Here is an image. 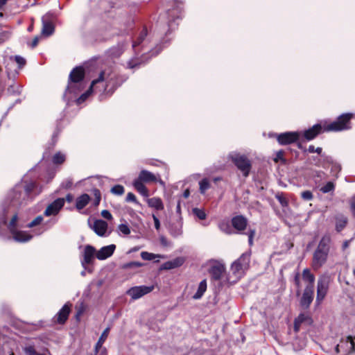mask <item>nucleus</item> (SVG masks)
<instances>
[{"mask_svg": "<svg viewBox=\"0 0 355 355\" xmlns=\"http://www.w3.org/2000/svg\"><path fill=\"white\" fill-rule=\"evenodd\" d=\"M331 238L329 234L324 235L313 252L312 267L314 270L321 268L327 261L330 251Z\"/></svg>", "mask_w": 355, "mask_h": 355, "instance_id": "f257e3e1", "label": "nucleus"}, {"mask_svg": "<svg viewBox=\"0 0 355 355\" xmlns=\"http://www.w3.org/2000/svg\"><path fill=\"white\" fill-rule=\"evenodd\" d=\"M355 119V114L352 112L343 113L336 119L328 124H324L326 132H341L352 128V119Z\"/></svg>", "mask_w": 355, "mask_h": 355, "instance_id": "f03ea898", "label": "nucleus"}, {"mask_svg": "<svg viewBox=\"0 0 355 355\" xmlns=\"http://www.w3.org/2000/svg\"><path fill=\"white\" fill-rule=\"evenodd\" d=\"M23 184H17L9 192L7 200L9 201V206L18 207L26 204L28 200L26 196H24Z\"/></svg>", "mask_w": 355, "mask_h": 355, "instance_id": "7ed1b4c3", "label": "nucleus"}, {"mask_svg": "<svg viewBox=\"0 0 355 355\" xmlns=\"http://www.w3.org/2000/svg\"><path fill=\"white\" fill-rule=\"evenodd\" d=\"M127 79V77L115 73H110L105 76L104 72V80H105V91L110 94L121 86Z\"/></svg>", "mask_w": 355, "mask_h": 355, "instance_id": "20e7f679", "label": "nucleus"}, {"mask_svg": "<svg viewBox=\"0 0 355 355\" xmlns=\"http://www.w3.org/2000/svg\"><path fill=\"white\" fill-rule=\"evenodd\" d=\"M230 158L238 169L242 172L244 177L249 175L252 168V163L246 155L234 153L230 155Z\"/></svg>", "mask_w": 355, "mask_h": 355, "instance_id": "39448f33", "label": "nucleus"}, {"mask_svg": "<svg viewBox=\"0 0 355 355\" xmlns=\"http://www.w3.org/2000/svg\"><path fill=\"white\" fill-rule=\"evenodd\" d=\"M85 78V70L81 66L76 67L69 73L68 85L66 88L64 96L69 92H76L73 84L79 83L83 80Z\"/></svg>", "mask_w": 355, "mask_h": 355, "instance_id": "423d86ee", "label": "nucleus"}, {"mask_svg": "<svg viewBox=\"0 0 355 355\" xmlns=\"http://www.w3.org/2000/svg\"><path fill=\"white\" fill-rule=\"evenodd\" d=\"M250 262V253H243L240 257L231 265V270L234 275L243 273L249 267Z\"/></svg>", "mask_w": 355, "mask_h": 355, "instance_id": "0eeeda50", "label": "nucleus"}, {"mask_svg": "<svg viewBox=\"0 0 355 355\" xmlns=\"http://www.w3.org/2000/svg\"><path fill=\"white\" fill-rule=\"evenodd\" d=\"M329 279L328 277H320L317 284V295L315 302L320 304L326 297L329 289Z\"/></svg>", "mask_w": 355, "mask_h": 355, "instance_id": "6e6552de", "label": "nucleus"}, {"mask_svg": "<svg viewBox=\"0 0 355 355\" xmlns=\"http://www.w3.org/2000/svg\"><path fill=\"white\" fill-rule=\"evenodd\" d=\"M154 289V286H138L131 287L127 291V294L131 297L132 300H137L144 295L150 293Z\"/></svg>", "mask_w": 355, "mask_h": 355, "instance_id": "1a4fd4ad", "label": "nucleus"}, {"mask_svg": "<svg viewBox=\"0 0 355 355\" xmlns=\"http://www.w3.org/2000/svg\"><path fill=\"white\" fill-rule=\"evenodd\" d=\"M21 184H23L22 191L24 193V196H26L28 200L33 199V197L38 195L42 191L41 187H38V185L35 182L24 181Z\"/></svg>", "mask_w": 355, "mask_h": 355, "instance_id": "9d476101", "label": "nucleus"}, {"mask_svg": "<svg viewBox=\"0 0 355 355\" xmlns=\"http://www.w3.org/2000/svg\"><path fill=\"white\" fill-rule=\"evenodd\" d=\"M298 132H286L277 136V141L282 146H286L297 142L300 139Z\"/></svg>", "mask_w": 355, "mask_h": 355, "instance_id": "9b49d317", "label": "nucleus"}, {"mask_svg": "<svg viewBox=\"0 0 355 355\" xmlns=\"http://www.w3.org/2000/svg\"><path fill=\"white\" fill-rule=\"evenodd\" d=\"M42 34L44 36L49 37L55 31V26L53 25V15L46 14L42 18Z\"/></svg>", "mask_w": 355, "mask_h": 355, "instance_id": "f8f14e48", "label": "nucleus"}, {"mask_svg": "<svg viewBox=\"0 0 355 355\" xmlns=\"http://www.w3.org/2000/svg\"><path fill=\"white\" fill-rule=\"evenodd\" d=\"M71 304L66 303L53 317V322L59 324H64L68 320L69 313L71 312Z\"/></svg>", "mask_w": 355, "mask_h": 355, "instance_id": "ddd939ff", "label": "nucleus"}, {"mask_svg": "<svg viewBox=\"0 0 355 355\" xmlns=\"http://www.w3.org/2000/svg\"><path fill=\"white\" fill-rule=\"evenodd\" d=\"M96 252L95 248L92 245H87L85 246L83 254V258L81 260V265L84 268L93 263Z\"/></svg>", "mask_w": 355, "mask_h": 355, "instance_id": "4468645a", "label": "nucleus"}, {"mask_svg": "<svg viewBox=\"0 0 355 355\" xmlns=\"http://www.w3.org/2000/svg\"><path fill=\"white\" fill-rule=\"evenodd\" d=\"M314 297V288L305 287L300 300V304L304 309L310 307Z\"/></svg>", "mask_w": 355, "mask_h": 355, "instance_id": "2eb2a0df", "label": "nucleus"}, {"mask_svg": "<svg viewBox=\"0 0 355 355\" xmlns=\"http://www.w3.org/2000/svg\"><path fill=\"white\" fill-rule=\"evenodd\" d=\"M64 205V198H57L51 202L45 209L44 214L46 216L57 215Z\"/></svg>", "mask_w": 355, "mask_h": 355, "instance_id": "dca6fc26", "label": "nucleus"}, {"mask_svg": "<svg viewBox=\"0 0 355 355\" xmlns=\"http://www.w3.org/2000/svg\"><path fill=\"white\" fill-rule=\"evenodd\" d=\"M324 132H326L324 130V125H322L320 123H316L311 128L304 130L303 136L307 141H311Z\"/></svg>", "mask_w": 355, "mask_h": 355, "instance_id": "f3484780", "label": "nucleus"}, {"mask_svg": "<svg viewBox=\"0 0 355 355\" xmlns=\"http://www.w3.org/2000/svg\"><path fill=\"white\" fill-rule=\"evenodd\" d=\"M341 351L345 355H348L355 352V343L352 336H348L345 338H342L340 341Z\"/></svg>", "mask_w": 355, "mask_h": 355, "instance_id": "a211bd4d", "label": "nucleus"}, {"mask_svg": "<svg viewBox=\"0 0 355 355\" xmlns=\"http://www.w3.org/2000/svg\"><path fill=\"white\" fill-rule=\"evenodd\" d=\"M225 272V265L220 262H216L209 270V272L211 275V278L214 280H220Z\"/></svg>", "mask_w": 355, "mask_h": 355, "instance_id": "6ab92c4d", "label": "nucleus"}, {"mask_svg": "<svg viewBox=\"0 0 355 355\" xmlns=\"http://www.w3.org/2000/svg\"><path fill=\"white\" fill-rule=\"evenodd\" d=\"M115 249L114 244L104 246L97 251L96 257L98 260H105L113 254Z\"/></svg>", "mask_w": 355, "mask_h": 355, "instance_id": "aec40b11", "label": "nucleus"}, {"mask_svg": "<svg viewBox=\"0 0 355 355\" xmlns=\"http://www.w3.org/2000/svg\"><path fill=\"white\" fill-rule=\"evenodd\" d=\"M104 81V71H101L98 76V78L97 79H95L92 80L91 85L87 91H86L85 93H83L78 99H77V103L80 104L83 103L90 95V94L92 92L93 87L101 82Z\"/></svg>", "mask_w": 355, "mask_h": 355, "instance_id": "412c9836", "label": "nucleus"}, {"mask_svg": "<svg viewBox=\"0 0 355 355\" xmlns=\"http://www.w3.org/2000/svg\"><path fill=\"white\" fill-rule=\"evenodd\" d=\"M232 225L239 232L245 230L248 225V220L242 215H238L233 217L231 220Z\"/></svg>", "mask_w": 355, "mask_h": 355, "instance_id": "4be33fe9", "label": "nucleus"}, {"mask_svg": "<svg viewBox=\"0 0 355 355\" xmlns=\"http://www.w3.org/2000/svg\"><path fill=\"white\" fill-rule=\"evenodd\" d=\"M185 259L182 257L164 262L160 267V270H171L180 267L184 264Z\"/></svg>", "mask_w": 355, "mask_h": 355, "instance_id": "5701e85b", "label": "nucleus"}, {"mask_svg": "<svg viewBox=\"0 0 355 355\" xmlns=\"http://www.w3.org/2000/svg\"><path fill=\"white\" fill-rule=\"evenodd\" d=\"M108 227V225L107 222L103 220H96L92 227V230L94 232L99 236H105Z\"/></svg>", "mask_w": 355, "mask_h": 355, "instance_id": "b1692460", "label": "nucleus"}, {"mask_svg": "<svg viewBox=\"0 0 355 355\" xmlns=\"http://www.w3.org/2000/svg\"><path fill=\"white\" fill-rule=\"evenodd\" d=\"M302 279L306 283V286L305 287L315 288V275L311 272L309 268H305L302 271Z\"/></svg>", "mask_w": 355, "mask_h": 355, "instance_id": "393cba45", "label": "nucleus"}, {"mask_svg": "<svg viewBox=\"0 0 355 355\" xmlns=\"http://www.w3.org/2000/svg\"><path fill=\"white\" fill-rule=\"evenodd\" d=\"M140 181L143 182H153L157 180L155 175L147 171V170H141L137 178Z\"/></svg>", "mask_w": 355, "mask_h": 355, "instance_id": "a878e982", "label": "nucleus"}, {"mask_svg": "<svg viewBox=\"0 0 355 355\" xmlns=\"http://www.w3.org/2000/svg\"><path fill=\"white\" fill-rule=\"evenodd\" d=\"M11 233L13 235L14 239L18 242H27L33 238L32 235L24 231L15 230Z\"/></svg>", "mask_w": 355, "mask_h": 355, "instance_id": "bb28decb", "label": "nucleus"}, {"mask_svg": "<svg viewBox=\"0 0 355 355\" xmlns=\"http://www.w3.org/2000/svg\"><path fill=\"white\" fill-rule=\"evenodd\" d=\"M90 197L87 193H83L76 198V208L78 210H81L89 203Z\"/></svg>", "mask_w": 355, "mask_h": 355, "instance_id": "cd10ccee", "label": "nucleus"}, {"mask_svg": "<svg viewBox=\"0 0 355 355\" xmlns=\"http://www.w3.org/2000/svg\"><path fill=\"white\" fill-rule=\"evenodd\" d=\"M144 183L137 178L133 181V186L139 193L146 197L148 196V190Z\"/></svg>", "mask_w": 355, "mask_h": 355, "instance_id": "c85d7f7f", "label": "nucleus"}, {"mask_svg": "<svg viewBox=\"0 0 355 355\" xmlns=\"http://www.w3.org/2000/svg\"><path fill=\"white\" fill-rule=\"evenodd\" d=\"M147 202L149 207L157 210H162L164 209L163 202L159 198H151L148 199Z\"/></svg>", "mask_w": 355, "mask_h": 355, "instance_id": "c756f323", "label": "nucleus"}, {"mask_svg": "<svg viewBox=\"0 0 355 355\" xmlns=\"http://www.w3.org/2000/svg\"><path fill=\"white\" fill-rule=\"evenodd\" d=\"M207 290V281L206 279H203L201 281L198 285V290L196 293L193 295V298L194 300L200 299Z\"/></svg>", "mask_w": 355, "mask_h": 355, "instance_id": "7c9ffc66", "label": "nucleus"}, {"mask_svg": "<svg viewBox=\"0 0 355 355\" xmlns=\"http://www.w3.org/2000/svg\"><path fill=\"white\" fill-rule=\"evenodd\" d=\"M175 1L177 3L176 8H173L172 10L169 9L167 12V14L168 15V16H170L173 18L172 19L173 21H175V19H176L180 18V15H181L182 8L180 7L179 4L181 3L182 2L180 0H175Z\"/></svg>", "mask_w": 355, "mask_h": 355, "instance_id": "2f4dec72", "label": "nucleus"}, {"mask_svg": "<svg viewBox=\"0 0 355 355\" xmlns=\"http://www.w3.org/2000/svg\"><path fill=\"white\" fill-rule=\"evenodd\" d=\"M110 328L107 327L102 333L101 336H100L98 342L96 344L95 346V351L97 353L99 349L102 347L103 343L105 341L106 338L108 336L109 332H110Z\"/></svg>", "mask_w": 355, "mask_h": 355, "instance_id": "473e14b6", "label": "nucleus"}, {"mask_svg": "<svg viewBox=\"0 0 355 355\" xmlns=\"http://www.w3.org/2000/svg\"><path fill=\"white\" fill-rule=\"evenodd\" d=\"M347 219L346 217L340 216L336 218V230L338 232H341L347 225Z\"/></svg>", "mask_w": 355, "mask_h": 355, "instance_id": "72a5a7b5", "label": "nucleus"}, {"mask_svg": "<svg viewBox=\"0 0 355 355\" xmlns=\"http://www.w3.org/2000/svg\"><path fill=\"white\" fill-rule=\"evenodd\" d=\"M148 31L146 27H144L142 31H141L139 37H137L136 41H133L132 42V48L135 49L137 46H139L140 44L143 42L146 37L147 36Z\"/></svg>", "mask_w": 355, "mask_h": 355, "instance_id": "f704fd0d", "label": "nucleus"}, {"mask_svg": "<svg viewBox=\"0 0 355 355\" xmlns=\"http://www.w3.org/2000/svg\"><path fill=\"white\" fill-rule=\"evenodd\" d=\"M295 320H297V322H300V324L304 322L311 324L312 322V319L309 313H301Z\"/></svg>", "mask_w": 355, "mask_h": 355, "instance_id": "c9c22d12", "label": "nucleus"}, {"mask_svg": "<svg viewBox=\"0 0 355 355\" xmlns=\"http://www.w3.org/2000/svg\"><path fill=\"white\" fill-rule=\"evenodd\" d=\"M199 186L200 193L205 194L206 191L210 188V183L207 178H203L199 182Z\"/></svg>", "mask_w": 355, "mask_h": 355, "instance_id": "e433bc0d", "label": "nucleus"}, {"mask_svg": "<svg viewBox=\"0 0 355 355\" xmlns=\"http://www.w3.org/2000/svg\"><path fill=\"white\" fill-rule=\"evenodd\" d=\"M65 155L60 152L56 153L52 159V162L54 164H61L65 161Z\"/></svg>", "mask_w": 355, "mask_h": 355, "instance_id": "4c0bfd02", "label": "nucleus"}, {"mask_svg": "<svg viewBox=\"0 0 355 355\" xmlns=\"http://www.w3.org/2000/svg\"><path fill=\"white\" fill-rule=\"evenodd\" d=\"M144 263L139 262V261H130L128 263H123L121 266V268L123 269H132V268H137L142 266Z\"/></svg>", "mask_w": 355, "mask_h": 355, "instance_id": "58836bf2", "label": "nucleus"}, {"mask_svg": "<svg viewBox=\"0 0 355 355\" xmlns=\"http://www.w3.org/2000/svg\"><path fill=\"white\" fill-rule=\"evenodd\" d=\"M192 212L195 216L198 218L200 220H205L207 217L205 211L199 208H193Z\"/></svg>", "mask_w": 355, "mask_h": 355, "instance_id": "ea45409f", "label": "nucleus"}, {"mask_svg": "<svg viewBox=\"0 0 355 355\" xmlns=\"http://www.w3.org/2000/svg\"><path fill=\"white\" fill-rule=\"evenodd\" d=\"M18 220V215L17 213H15L13 216L12 217L8 227L10 232H14V231L16 230L17 227V221Z\"/></svg>", "mask_w": 355, "mask_h": 355, "instance_id": "a19ab883", "label": "nucleus"}, {"mask_svg": "<svg viewBox=\"0 0 355 355\" xmlns=\"http://www.w3.org/2000/svg\"><path fill=\"white\" fill-rule=\"evenodd\" d=\"M92 193L94 196V200L93 201V205L94 207H97L99 205L101 200V191L98 189H94L92 191Z\"/></svg>", "mask_w": 355, "mask_h": 355, "instance_id": "79ce46f5", "label": "nucleus"}, {"mask_svg": "<svg viewBox=\"0 0 355 355\" xmlns=\"http://www.w3.org/2000/svg\"><path fill=\"white\" fill-rule=\"evenodd\" d=\"M284 151L283 150H279L277 152L275 157L273 159L275 163H278L281 162L282 164H285L286 163V159L284 157Z\"/></svg>", "mask_w": 355, "mask_h": 355, "instance_id": "37998d69", "label": "nucleus"}, {"mask_svg": "<svg viewBox=\"0 0 355 355\" xmlns=\"http://www.w3.org/2000/svg\"><path fill=\"white\" fill-rule=\"evenodd\" d=\"M111 192L115 195L121 196L124 193L125 189L123 186L121 184H116L112 187Z\"/></svg>", "mask_w": 355, "mask_h": 355, "instance_id": "c03bdc74", "label": "nucleus"}, {"mask_svg": "<svg viewBox=\"0 0 355 355\" xmlns=\"http://www.w3.org/2000/svg\"><path fill=\"white\" fill-rule=\"evenodd\" d=\"M335 189V185L332 182H328L325 185L321 187L320 191L323 193H327L333 191Z\"/></svg>", "mask_w": 355, "mask_h": 355, "instance_id": "a18cd8bd", "label": "nucleus"}, {"mask_svg": "<svg viewBox=\"0 0 355 355\" xmlns=\"http://www.w3.org/2000/svg\"><path fill=\"white\" fill-rule=\"evenodd\" d=\"M141 257L146 261H151L154 259L156 257H159V255L155 254L153 253H150L148 252H141Z\"/></svg>", "mask_w": 355, "mask_h": 355, "instance_id": "49530a36", "label": "nucleus"}, {"mask_svg": "<svg viewBox=\"0 0 355 355\" xmlns=\"http://www.w3.org/2000/svg\"><path fill=\"white\" fill-rule=\"evenodd\" d=\"M11 35V31L0 28V44L7 40Z\"/></svg>", "mask_w": 355, "mask_h": 355, "instance_id": "de8ad7c7", "label": "nucleus"}, {"mask_svg": "<svg viewBox=\"0 0 355 355\" xmlns=\"http://www.w3.org/2000/svg\"><path fill=\"white\" fill-rule=\"evenodd\" d=\"M300 196L305 201H310L313 198V193L309 190L302 191Z\"/></svg>", "mask_w": 355, "mask_h": 355, "instance_id": "09e8293b", "label": "nucleus"}, {"mask_svg": "<svg viewBox=\"0 0 355 355\" xmlns=\"http://www.w3.org/2000/svg\"><path fill=\"white\" fill-rule=\"evenodd\" d=\"M43 220V217L42 216H37L34 220H33L31 223L27 225V227L29 228L33 227L40 225Z\"/></svg>", "mask_w": 355, "mask_h": 355, "instance_id": "8fccbe9b", "label": "nucleus"}, {"mask_svg": "<svg viewBox=\"0 0 355 355\" xmlns=\"http://www.w3.org/2000/svg\"><path fill=\"white\" fill-rule=\"evenodd\" d=\"M119 230L125 235L130 234V230L127 224H120L118 226Z\"/></svg>", "mask_w": 355, "mask_h": 355, "instance_id": "3c124183", "label": "nucleus"}, {"mask_svg": "<svg viewBox=\"0 0 355 355\" xmlns=\"http://www.w3.org/2000/svg\"><path fill=\"white\" fill-rule=\"evenodd\" d=\"M24 352L26 355H37V353L33 346H28L24 348Z\"/></svg>", "mask_w": 355, "mask_h": 355, "instance_id": "603ef678", "label": "nucleus"}, {"mask_svg": "<svg viewBox=\"0 0 355 355\" xmlns=\"http://www.w3.org/2000/svg\"><path fill=\"white\" fill-rule=\"evenodd\" d=\"M125 200L127 202H134L135 204H139V202L137 200V198H136L135 195L133 193H131V192H129L127 194Z\"/></svg>", "mask_w": 355, "mask_h": 355, "instance_id": "864d4df0", "label": "nucleus"}, {"mask_svg": "<svg viewBox=\"0 0 355 355\" xmlns=\"http://www.w3.org/2000/svg\"><path fill=\"white\" fill-rule=\"evenodd\" d=\"M256 234V231L255 230H249L248 232V243L250 246H252L253 245V239H254V236Z\"/></svg>", "mask_w": 355, "mask_h": 355, "instance_id": "5fc2aeb1", "label": "nucleus"}, {"mask_svg": "<svg viewBox=\"0 0 355 355\" xmlns=\"http://www.w3.org/2000/svg\"><path fill=\"white\" fill-rule=\"evenodd\" d=\"M15 60L19 67H23L26 64V60L19 55H16L15 57Z\"/></svg>", "mask_w": 355, "mask_h": 355, "instance_id": "6e6d98bb", "label": "nucleus"}, {"mask_svg": "<svg viewBox=\"0 0 355 355\" xmlns=\"http://www.w3.org/2000/svg\"><path fill=\"white\" fill-rule=\"evenodd\" d=\"M7 210L6 208H3L2 215L0 216V225H6L7 223Z\"/></svg>", "mask_w": 355, "mask_h": 355, "instance_id": "4d7b16f0", "label": "nucleus"}, {"mask_svg": "<svg viewBox=\"0 0 355 355\" xmlns=\"http://www.w3.org/2000/svg\"><path fill=\"white\" fill-rule=\"evenodd\" d=\"M141 64V62H138L135 60H130L128 62V67L130 68V69H133V68H135V67H139V65Z\"/></svg>", "mask_w": 355, "mask_h": 355, "instance_id": "13d9d810", "label": "nucleus"}, {"mask_svg": "<svg viewBox=\"0 0 355 355\" xmlns=\"http://www.w3.org/2000/svg\"><path fill=\"white\" fill-rule=\"evenodd\" d=\"M101 216L103 218H104L108 220H110L112 219V216L111 213L108 210H106V209H104L101 211Z\"/></svg>", "mask_w": 355, "mask_h": 355, "instance_id": "bf43d9fd", "label": "nucleus"}, {"mask_svg": "<svg viewBox=\"0 0 355 355\" xmlns=\"http://www.w3.org/2000/svg\"><path fill=\"white\" fill-rule=\"evenodd\" d=\"M153 220H154V225H155V229L157 231L159 230V229H160V222H159V218L155 215H154V214L153 215Z\"/></svg>", "mask_w": 355, "mask_h": 355, "instance_id": "052dcab7", "label": "nucleus"}, {"mask_svg": "<svg viewBox=\"0 0 355 355\" xmlns=\"http://www.w3.org/2000/svg\"><path fill=\"white\" fill-rule=\"evenodd\" d=\"M350 209L354 217H355V196L352 198L350 202Z\"/></svg>", "mask_w": 355, "mask_h": 355, "instance_id": "680f3d73", "label": "nucleus"}, {"mask_svg": "<svg viewBox=\"0 0 355 355\" xmlns=\"http://www.w3.org/2000/svg\"><path fill=\"white\" fill-rule=\"evenodd\" d=\"M294 283L296 285V286L297 287V288L300 289V274L299 273H297L295 275Z\"/></svg>", "mask_w": 355, "mask_h": 355, "instance_id": "e2e57ef3", "label": "nucleus"}, {"mask_svg": "<svg viewBox=\"0 0 355 355\" xmlns=\"http://www.w3.org/2000/svg\"><path fill=\"white\" fill-rule=\"evenodd\" d=\"M67 202H71L73 200V196L71 193H68L65 198H64Z\"/></svg>", "mask_w": 355, "mask_h": 355, "instance_id": "0e129e2a", "label": "nucleus"}, {"mask_svg": "<svg viewBox=\"0 0 355 355\" xmlns=\"http://www.w3.org/2000/svg\"><path fill=\"white\" fill-rule=\"evenodd\" d=\"M302 324H300V322H297V320H294V331L295 332H298L300 331V325Z\"/></svg>", "mask_w": 355, "mask_h": 355, "instance_id": "69168bd1", "label": "nucleus"}, {"mask_svg": "<svg viewBox=\"0 0 355 355\" xmlns=\"http://www.w3.org/2000/svg\"><path fill=\"white\" fill-rule=\"evenodd\" d=\"M38 42H39V37H35L33 39V42H32V43L31 44V48H35V46H37V45L38 44Z\"/></svg>", "mask_w": 355, "mask_h": 355, "instance_id": "338daca9", "label": "nucleus"}, {"mask_svg": "<svg viewBox=\"0 0 355 355\" xmlns=\"http://www.w3.org/2000/svg\"><path fill=\"white\" fill-rule=\"evenodd\" d=\"M296 143V145L297 146V148L300 150H302L304 152H306V149L302 146V144L299 142L298 141Z\"/></svg>", "mask_w": 355, "mask_h": 355, "instance_id": "774afa93", "label": "nucleus"}]
</instances>
